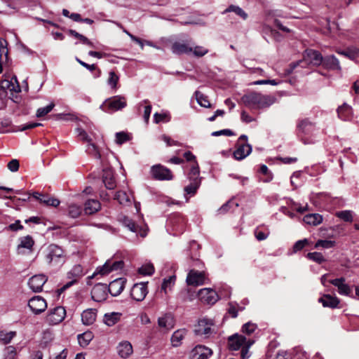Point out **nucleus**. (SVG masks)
Returning a JSON list of instances; mask_svg holds the SVG:
<instances>
[{
	"label": "nucleus",
	"instance_id": "obj_6",
	"mask_svg": "<svg viewBox=\"0 0 359 359\" xmlns=\"http://www.w3.org/2000/svg\"><path fill=\"white\" fill-rule=\"evenodd\" d=\"M148 282H140L135 283L130 290L131 297L136 302L143 301L148 294Z\"/></svg>",
	"mask_w": 359,
	"mask_h": 359
},
{
	"label": "nucleus",
	"instance_id": "obj_9",
	"mask_svg": "<svg viewBox=\"0 0 359 359\" xmlns=\"http://www.w3.org/2000/svg\"><path fill=\"white\" fill-rule=\"evenodd\" d=\"M108 289L106 284H96L92 289L91 297L97 302H101L107 299L108 296Z\"/></svg>",
	"mask_w": 359,
	"mask_h": 359
},
{
	"label": "nucleus",
	"instance_id": "obj_4",
	"mask_svg": "<svg viewBox=\"0 0 359 359\" xmlns=\"http://www.w3.org/2000/svg\"><path fill=\"white\" fill-rule=\"evenodd\" d=\"M6 90L10 91L11 95L12 96L11 98L15 102H18V97L17 95L14 97L13 94L20 93L21 91V88L16 76L13 75L10 80L4 79L1 81L0 95H1V93H6Z\"/></svg>",
	"mask_w": 359,
	"mask_h": 359
},
{
	"label": "nucleus",
	"instance_id": "obj_52",
	"mask_svg": "<svg viewBox=\"0 0 359 359\" xmlns=\"http://www.w3.org/2000/svg\"><path fill=\"white\" fill-rule=\"evenodd\" d=\"M337 217L341 219L345 222H352L353 221V215L352 212L350 210H343L340 212H337L336 213Z\"/></svg>",
	"mask_w": 359,
	"mask_h": 359
},
{
	"label": "nucleus",
	"instance_id": "obj_62",
	"mask_svg": "<svg viewBox=\"0 0 359 359\" xmlns=\"http://www.w3.org/2000/svg\"><path fill=\"white\" fill-rule=\"evenodd\" d=\"M253 344L252 341L248 340L247 344L243 346L241 350V357L243 359H246L248 358V351L250 346Z\"/></svg>",
	"mask_w": 359,
	"mask_h": 359
},
{
	"label": "nucleus",
	"instance_id": "obj_63",
	"mask_svg": "<svg viewBox=\"0 0 359 359\" xmlns=\"http://www.w3.org/2000/svg\"><path fill=\"white\" fill-rule=\"evenodd\" d=\"M77 132H78L79 137L82 141L86 142H90L91 141L90 138L89 137L87 133L84 130H83L81 128H78Z\"/></svg>",
	"mask_w": 359,
	"mask_h": 359
},
{
	"label": "nucleus",
	"instance_id": "obj_3",
	"mask_svg": "<svg viewBox=\"0 0 359 359\" xmlns=\"http://www.w3.org/2000/svg\"><path fill=\"white\" fill-rule=\"evenodd\" d=\"M127 105L125 97L116 95L107 99L101 105L100 109L106 113H113L121 110Z\"/></svg>",
	"mask_w": 359,
	"mask_h": 359
},
{
	"label": "nucleus",
	"instance_id": "obj_29",
	"mask_svg": "<svg viewBox=\"0 0 359 359\" xmlns=\"http://www.w3.org/2000/svg\"><path fill=\"white\" fill-rule=\"evenodd\" d=\"M339 55H344L351 60H355L359 55V47L351 46L345 50H337Z\"/></svg>",
	"mask_w": 359,
	"mask_h": 359
},
{
	"label": "nucleus",
	"instance_id": "obj_55",
	"mask_svg": "<svg viewBox=\"0 0 359 359\" xmlns=\"http://www.w3.org/2000/svg\"><path fill=\"white\" fill-rule=\"evenodd\" d=\"M6 353L4 354V359H16L17 351L16 348L13 346H7L5 348Z\"/></svg>",
	"mask_w": 359,
	"mask_h": 359
},
{
	"label": "nucleus",
	"instance_id": "obj_14",
	"mask_svg": "<svg viewBox=\"0 0 359 359\" xmlns=\"http://www.w3.org/2000/svg\"><path fill=\"white\" fill-rule=\"evenodd\" d=\"M199 299L208 304H214L218 300L217 292L210 288H203L198 293Z\"/></svg>",
	"mask_w": 359,
	"mask_h": 359
},
{
	"label": "nucleus",
	"instance_id": "obj_40",
	"mask_svg": "<svg viewBox=\"0 0 359 359\" xmlns=\"http://www.w3.org/2000/svg\"><path fill=\"white\" fill-rule=\"evenodd\" d=\"M191 183L185 187L184 191L187 194H194L201 184L200 179L190 180Z\"/></svg>",
	"mask_w": 359,
	"mask_h": 359
},
{
	"label": "nucleus",
	"instance_id": "obj_43",
	"mask_svg": "<svg viewBox=\"0 0 359 359\" xmlns=\"http://www.w3.org/2000/svg\"><path fill=\"white\" fill-rule=\"evenodd\" d=\"M69 34L71 36L79 39L81 42H82L83 44L88 45L90 47H93V43L91 42L87 37L85 36L79 34V32H76L74 29H69L68 31Z\"/></svg>",
	"mask_w": 359,
	"mask_h": 359
},
{
	"label": "nucleus",
	"instance_id": "obj_30",
	"mask_svg": "<svg viewBox=\"0 0 359 359\" xmlns=\"http://www.w3.org/2000/svg\"><path fill=\"white\" fill-rule=\"evenodd\" d=\"M101 208L100 203L97 200H88L85 203V212L86 214H93L97 212Z\"/></svg>",
	"mask_w": 359,
	"mask_h": 359
},
{
	"label": "nucleus",
	"instance_id": "obj_56",
	"mask_svg": "<svg viewBox=\"0 0 359 359\" xmlns=\"http://www.w3.org/2000/svg\"><path fill=\"white\" fill-rule=\"evenodd\" d=\"M309 244V241L306 238L297 241L293 245V252L296 253L302 250L305 246L308 245Z\"/></svg>",
	"mask_w": 359,
	"mask_h": 359
},
{
	"label": "nucleus",
	"instance_id": "obj_35",
	"mask_svg": "<svg viewBox=\"0 0 359 359\" xmlns=\"http://www.w3.org/2000/svg\"><path fill=\"white\" fill-rule=\"evenodd\" d=\"M103 182L108 189H113L116 184L112 173L110 171H107L103 175Z\"/></svg>",
	"mask_w": 359,
	"mask_h": 359
},
{
	"label": "nucleus",
	"instance_id": "obj_42",
	"mask_svg": "<svg viewBox=\"0 0 359 359\" xmlns=\"http://www.w3.org/2000/svg\"><path fill=\"white\" fill-rule=\"evenodd\" d=\"M15 336L16 332L15 331H11L8 332L0 331V341L4 344H9Z\"/></svg>",
	"mask_w": 359,
	"mask_h": 359
},
{
	"label": "nucleus",
	"instance_id": "obj_7",
	"mask_svg": "<svg viewBox=\"0 0 359 359\" xmlns=\"http://www.w3.org/2000/svg\"><path fill=\"white\" fill-rule=\"evenodd\" d=\"M212 355V351L204 345H196L188 355L189 359H208Z\"/></svg>",
	"mask_w": 359,
	"mask_h": 359
},
{
	"label": "nucleus",
	"instance_id": "obj_47",
	"mask_svg": "<svg viewBox=\"0 0 359 359\" xmlns=\"http://www.w3.org/2000/svg\"><path fill=\"white\" fill-rule=\"evenodd\" d=\"M306 257L318 264H321L325 261L323 255L320 252H309Z\"/></svg>",
	"mask_w": 359,
	"mask_h": 359
},
{
	"label": "nucleus",
	"instance_id": "obj_17",
	"mask_svg": "<svg viewBox=\"0 0 359 359\" xmlns=\"http://www.w3.org/2000/svg\"><path fill=\"white\" fill-rule=\"evenodd\" d=\"M126 279L118 278L111 281L107 287L109 292L114 297L119 295L125 287Z\"/></svg>",
	"mask_w": 359,
	"mask_h": 359
},
{
	"label": "nucleus",
	"instance_id": "obj_26",
	"mask_svg": "<svg viewBox=\"0 0 359 359\" xmlns=\"http://www.w3.org/2000/svg\"><path fill=\"white\" fill-rule=\"evenodd\" d=\"M324 307H330L332 309L337 308L340 302V300L337 297H333L330 294H324L318 299Z\"/></svg>",
	"mask_w": 359,
	"mask_h": 359
},
{
	"label": "nucleus",
	"instance_id": "obj_38",
	"mask_svg": "<svg viewBox=\"0 0 359 359\" xmlns=\"http://www.w3.org/2000/svg\"><path fill=\"white\" fill-rule=\"evenodd\" d=\"M118 75L116 74L114 71H110L109 72V77L107 79V84L111 87V89L116 90L118 88Z\"/></svg>",
	"mask_w": 359,
	"mask_h": 359
},
{
	"label": "nucleus",
	"instance_id": "obj_49",
	"mask_svg": "<svg viewBox=\"0 0 359 359\" xmlns=\"http://www.w3.org/2000/svg\"><path fill=\"white\" fill-rule=\"evenodd\" d=\"M81 212V208L80 206L71 204L68 207V214L72 218H77Z\"/></svg>",
	"mask_w": 359,
	"mask_h": 359
},
{
	"label": "nucleus",
	"instance_id": "obj_2",
	"mask_svg": "<svg viewBox=\"0 0 359 359\" xmlns=\"http://www.w3.org/2000/svg\"><path fill=\"white\" fill-rule=\"evenodd\" d=\"M241 101L246 107L257 109L270 107L275 102L276 98L271 95L251 92L244 95L241 97Z\"/></svg>",
	"mask_w": 359,
	"mask_h": 359
},
{
	"label": "nucleus",
	"instance_id": "obj_18",
	"mask_svg": "<svg viewBox=\"0 0 359 359\" xmlns=\"http://www.w3.org/2000/svg\"><path fill=\"white\" fill-rule=\"evenodd\" d=\"M205 274L195 270H191L187 277V283L189 285H201L205 283Z\"/></svg>",
	"mask_w": 359,
	"mask_h": 359
},
{
	"label": "nucleus",
	"instance_id": "obj_22",
	"mask_svg": "<svg viewBox=\"0 0 359 359\" xmlns=\"http://www.w3.org/2000/svg\"><path fill=\"white\" fill-rule=\"evenodd\" d=\"M304 58L316 66L321 65L323 60L322 55L318 51L314 50H306Z\"/></svg>",
	"mask_w": 359,
	"mask_h": 359
},
{
	"label": "nucleus",
	"instance_id": "obj_31",
	"mask_svg": "<svg viewBox=\"0 0 359 359\" xmlns=\"http://www.w3.org/2000/svg\"><path fill=\"white\" fill-rule=\"evenodd\" d=\"M94 335L92 332L87 331L77 336L79 344L82 347L87 346L93 340Z\"/></svg>",
	"mask_w": 359,
	"mask_h": 359
},
{
	"label": "nucleus",
	"instance_id": "obj_48",
	"mask_svg": "<svg viewBox=\"0 0 359 359\" xmlns=\"http://www.w3.org/2000/svg\"><path fill=\"white\" fill-rule=\"evenodd\" d=\"M55 107V103L51 102L45 107H41L37 109L36 116L38 118L43 117L50 112Z\"/></svg>",
	"mask_w": 359,
	"mask_h": 359
},
{
	"label": "nucleus",
	"instance_id": "obj_27",
	"mask_svg": "<svg viewBox=\"0 0 359 359\" xmlns=\"http://www.w3.org/2000/svg\"><path fill=\"white\" fill-rule=\"evenodd\" d=\"M337 114L340 119L348 121L352 118V109L349 105L344 104L337 109Z\"/></svg>",
	"mask_w": 359,
	"mask_h": 359
},
{
	"label": "nucleus",
	"instance_id": "obj_8",
	"mask_svg": "<svg viewBox=\"0 0 359 359\" xmlns=\"http://www.w3.org/2000/svg\"><path fill=\"white\" fill-rule=\"evenodd\" d=\"M212 321L206 318L198 320V324L195 326L194 332L198 336L209 337L212 333Z\"/></svg>",
	"mask_w": 359,
	"mask_h": 359
},
{
	"label": "nucleus",
	"instance_id": "obj_28",
	"mask_svg": "<svg viewBox=\"0 0 359 359\" xmlns=\"http://www.w3.org/2000/svg\"><path fill=\"white\" fill-rule=\"evenodd\" d=\"M187 330L180 329L174 332L171 337V343L172 346L177 347L181 345L182 341L187 334Z\"/></svg>",
	"mask_w": 359,
	"mask_h": 359
},
{
	"label": "nucleus",
	"instance_id": "obj_13",
	"mask_svg": "<svg viewBox=\"0 0 359 359\" xmlns=\"http://www.w3.org/2000/svg\"><path fill=\"white\" fill-rule=\"evenodd\" d=\"M83 276V267L80 264L74 265L72 269L68 272L67 276L69 278H72V280L67 283L61 288V291H64L73 284H74L77 280Z\"/></svg>",
	"mask_w": 359,
	"mask_h": 359
},
{
	"label": "nucleus",
	"instance_id": "obj_44",
	"mask_svg": "<svg viewBox=\"0 0 359 359\" xmlns=\"http://www.w3.org/2000/svg\"><path fill=\"white\" fill-rule=\"evenodd\" d=\"M175 279V276H169L168 278H165L161 285V290H163L165 294H167L168 290H170L171 287L174 285Z\"/></svg>",
	"mask_w": 359,
	"mask_h": 359
},
{
	"label": "nucleus",
	"instance_id": "obj_39",
	"mask_svg": "<svg viewBox=\"0 0 359 359\" xmlns=\"http://www.w3.org/2000/svg\"><path fill=\"white\" fill-rule=\"evenodd\" d=\"M196 99L197 100V102L198 104H200L201 107H205V108H210L211 104L208 100V97L201 93L200 91H196L195 93Z\"/></svg>",
	"mask_w": 359,
	"mask_h": 359
},
{
	"label": "nucleus",
	"instance_id": "obj_36",
	"mask_svg": "<svg viewBox=\"0 0 359 359\" xmlns=\"http://www.w3.org/2000/svg\"><path fill=\"white\" fill-rule=\"evenodd\" d=\"M120 319V314L118 313H107L104 316V321L108 326L114 325Z\"/></svg>",
	"mask_w": 359,
	"mask_h": 359
},
{
	"label": "nucleus",
	"instance_id": "obj_24",
	"mask_svg": "<svg viewBox=\"0 0 359 359\" xmlns=\"http://www.w3.org/2000/svg\"><path fill=\"white\" fill-rule=\"evenodd\" d=\"M97 317V311L93 309H88L81 313V321L85 325H90L94 323Z\"/></svg>",
	"mask_w": 359,
	"mask_h": 359
},
{
	"label": "nucleus",
	"instance_id": "obj_25",
	"mask_svg": "<svg viewBox=\"0 0 359 359\" xmlns=\"http://www.w3.org/2000/svg\"><path fill=\"white\" fill-rule=\"evenodd\" d=\"M117 352L122 358H128L133 352L131 344L127 341H122L117 346Z\"/></svg>",
	"mask_w": 359,
	"mask_h": 359
},
{
	"label": "nucleus",
	"instance_id": "obj_54",
	"mask_svg": "<svg viewBox=\"0 0 359 359\" xmlns=\"http://www.w3.org/2000/svg\"><path fill=\"white\" fill-rule=\"evenodd\" d=\"M191 53L194 56L201 57L208 53V49L201 46H196L194 48H192Z\"/></svg>",
	"mask_w": 359,
	"mask_h": 359
},
{
	"label": "nucleus",
	"instance_id": "obj_20",
	"mask_svg": "<svg viewBox=\"0 0 359 359\" xmlns=\"http://www.w3.org/2000/svg\"><path fill=\"white\" fill-rule=\"evenodd\" d=\"M229 346L231 350L237 351L242 346L247 344L248 341L243 335L235 334L229 337Z\"/></svg>",
	"mask_w": 359,
	"mask_h": 359
},
{
	"label": "nucleus",
	"instance_id": "obj_32",
	"mask_svg": "<svg viewBox=\"0 0 359 359\" xmlns=\"http://www.w3.org/2000/svg\"><path fill=\"white\" fill-rule=\"evenodd\" d=\"M133 198V197L130 194L123 191L116 192L115 195V199L117 200L120 204L124 205H130Z\"/></svg>",
	"mask_w": 359,
	"mask_h": 359
},
{
	"label": "nucleus",
	"instance_id": "obj_46",
	"mask_svg": "<svg viewBox=\"0 0 359 359\" xmlns=\"http://www.w3.org/2000/svg\"><path fill=\"white\" fill-rule=\"evenodd\" d=\"M138 272L144 276H150L154 272V267L152 264H145L139 268Z\"/></svg>",
	"mask_w": 359,
	"mask_h": 359
},
{
	"label": "nucleus",
	"instance_id": "obj_50",
	"mask_svg": "<svg viewBox=\"0 0 359 359\" xmlns=\"http://www.w3.org/2000/svg\"><path fill=\"white\" fill-rule=\"evenodd\" d=\"M335 245V241L330 240H318L316 244L315 248H332Z\"/></svg>",
	"mask_w": 359,
	"mask_h": 359
},
{
	"label": "nucleus",
	"instance_id": "obj_59",
	"mask_svg": "<svg viewBox=\"0 0 359 359\" xmlns=\"http://www.w3.org/2000/svg\"><path fill=\"white\" fill-rule=\"evenodd\" d=\"M130 140V137L128 133L124 132H119L116 134V142L118 144H122L123 143L128 141Z\"/></svg>",
	"mask_w": 359,
	"mask_h": 359
},
{
	"label": "nucleus",
	"instance_id": "obj_37",
	"mask_svg": "<svg viewBox=\"0 0 359 359\" xmlns=\"http://www.w3.org/2000/svg\"><path fill=\"white\" fill-rule=\"evenodd\" d=\"M158 324L160 327L165 328L167 330L173 327L172 319L167 316L159 318Z\"/></svg>",
	"mask_w": 359,
	"mask_h": 359
},
{
	"label": "nucleus",
	"instance_id": "obj_5",
	"mask_svg": "<svg viewBox=\"0 0 359 359\" xmlns=\"http://www.w3.org/2000/svg\"><path fill=\"white\" fill-rule=\"evenodd\" d=\"M65 316V309L63 306H56L49 310L46 317V321L51 325H57L63 321Z\"/></svg>",
	"mask_w": 359,
	"mask_h": 359
},
{
	"label": "nucleus",
	"instance_id": "obj_10",
	"mask_svg": "<svg viewBox=\"0 0 359 359\" xmlns=\"http://www.w3.org/2000/svg\"><path fill=\"white\" fill-rule=\"evenodd\" d=\"M28 306L35 314H39L47 309L46 300L40 296H34L28 302Z\"/></svg>",
	"mask_w": 359,
	"mask_h": 359
},
{
	"label": "nucleus",
	"instance_id": "obj_16",
	"mask_svg": "<svg viewBox=\"0 0 359 359\" xmlns=\"http://www.w3.org/2000/svg\"><path fill=\"white\" fill-rule=\"evenodd\" d=\"M251 151L252 147L249 144L237 142L236 149L233 152V156L236 160L241 161L247 157Z\"/></svg>",
	"mask_w": 359,
	"mask_h": 359
},
{
	"label": "nucleus",
	"instance_id": "obj_53",
	"mask_svg": "<svg viewBox=\"0 0 359 359\" xmlns=\"http://www.w3.org/2000/svg\"><path fill=\"white\" fill-rule=\"evenodd\" d=\"M123 224L128 227L131 231L137 232L138 229V226L135 224V223L129 217H124L123 219Z\"/></svg>",
	"mask_w": 359,
	"mask_h": 359
},
{
	"label": "nucleus",
	"instance_id": "obj_33",
	"mask_svg": "<svg viewBox=\"0 0 359 359\" xmlns=\"http://www.w3.org/2000/svg\"><path fill=\"white\" fill-rule=\"evenodd\" d=\"M304 222L309 225L317 226L323 222V217L318 214H309L304 216Z\"/></svg>",
	"mask_w": 359,
	"mask_h": 359
},
{
	"label": "nucleus",
	"instance_id": "obj_64",
	"mask_svg": "<svg viewBox=\"0 0 359 359\" xmlns=\"http://www.w3.org/2000/svg\"><path fill=\"white\" fill-rule=\"evenodd\" d=\"M6 229L12 231H16L23 229V226L20 224V220H16L15 223L8 225Z\"/></svg>",
	"mask_w": 359,
	"mask_h": 359
},
{
	"label": "nucleus",
	"instance_id": "obj_11",
	"mask_svg": "<svg viewBox=\"0 0 359 359\" xmlns=\"http://www.w3.org/2000/svg\"><path fill=\"white\" fill-rule=\"evenodd\" d=\"M151 174L154 178L158 180H170L173 177L170 170L161 165H154Z\"/></svg>",
	"mask_w": 359,
	"mask_h": 359
},
{
	"label": "nucleus",
	"instance_id": "obj_1",
	"mask_svg": "<svg viewBox=\"0 0 359 359\" xmlns=\"http://www.w3.org/2000/svg\"><path fill=\"white\" fill-rule=\"evenodd\" d=\"M42 257L46 264L50 267L62 266L67 259L65 251L56 244H50L42 250Z\"/></svg>",
	"mask_w": 359,
	"mask_h": 359
},
{
	"label": "nucleus",
	"instance_id": "obj_41",
	"mask_svg": "<svg viewBox=\"0 0 359 359\" xmlns=\"http://www.w3.org/2000/svg\"><path fill=\"white\" fill-rule=\"evenodd\" d=\"M297 128L299 132L306 134L312 129L313 124L308 119H303L299 122Z\"/></svg>",
	"mask_w": 359,
	"mask_h": 359
},
{
	"label": "nucleus",
	"instance_id": "obj_61",
	"mask_svg": "<svg viewBox=\"0 0 359 359\" xmlns=\"http://www.w3.org/2000/svg\"><path fill=\"white\" fill-rule=\"evenodd\" d=\"M260 172L266 176V179L264 180L265 182H270L272 180V174L269 170V168L266 165H262L260 167Z\"/></svg>",
	"mask_w": 359,
	"mask_h": 359
},
{
	"label": "nucleus",
	"instance_id": "obj_12",
	"mask_svg": "<svg viewBox=\"0 0 359 359\" xmlns=\"http://www.w3.org/2000/svg\"><path fill=\"white\" fill-rule=\"evenodd\" d=\"M123 266V262L122 261L108 260L103 266L97 267L95 273L101 275H107L111 271L122 269Z\"/></svg>",
	"mask_w": 359,
	"mask_h": 359
},
{
	"label": "nucleus",
	"instance_id": "obj_57",
	"mask_svg": "<svg viewBox=\"0 0 359 359\" xmlns=\"http://www.w3.org/2000/svg\"><path fill=\"white\" fill-rule=\"evenodd\" d=\"M8 42L4 38H0V60L2 59V56L5 55L6 58L8 57V49H7Z\"/></svg>",
	"mask_w": 359,
	"mask_h": 359
},
{
	"label": "nucleus",
	"instance_id": "obj_51",
	"mask_svg": "<svg viewBox=\"0 0 359 359\" xmlns=\"http://www.w3.org/2000/svg\"><path fill=\"white\" fill-rule=\"evenodd\" d=\"M34 242L32 238L29 236H27L22 238L20 244L18 245V248H24L31 250L32 246L34 245Z\"/></svg>",
	"mask_w": 359,
	"mask_h": 359
},
{
	"label": "nucleus",
	"instance_id": "obj_23",
	"mask_svg": "<svg viewBox=\"0 0 359 359\" xmlns=\"http://www.w3.org/2000/svg\"><path fill=\"white\" fill-rule=\"evenodd\" d=\"M171 50L177 55L189 54L192 52V47L184 42H175L171 46Z\"/></svg>",
	"mask_w": 359,
	"mask_h": 359
},
{
	"label": "nucleus",
	"instance_id": "obj_15",
	"mask_svg": "<svg viewBox=\"0 0 359 359\" xmlns=\"http://www.w3.org/2000/svg\"><path fill=\"white\" fill-rule=\"evenodd\" d=\"M47 280V277L43 274L35 275L29 278L28 285L33 292H39L41 291Z\"/></svg>",
	"mask_w": 359,
	"mask_h": 359
},
{
	"label": "nucleus",
	"instance_id": "obj_34",
	"mask_svg": "<svg viewBox=\"0 0 359 359\" xmlns=\"http://www.w3.org/2000/svg\"><path fill=\"white\" fill-rule=\"evenodd\" d=\"M229 12H233L237 15L240 16L243 20H246L248 18V14L243 10L241 7L235 5H230L227 8H226L222 13L225 14Z\"/></svg>",
	"mask_w": 359,
	"mask_h": 359
},
{
	"label": "nucleus",
	"instance_id": "obj_45",
	"mask_svg": "<svg viewBox=\"0 0 359 359\" xmlns=\"http://www.w3.org/2000/svg\"><path fill=\"white\" fill-rule=\"evenodd\" d=\"M40 202L46 205L57 207L60 205V201L55 198H50L48 196L43 195V198H40Z\"/></svg>",
	"mask_w": 359,
	"mask_h": 359
},
{
	"label": "nucleus",
	"instance_id": "obj_58",
	"mask_svg": "<svg viewBox=\"0 0 359 359\" xmlns=\"http://www.w3.org/2000/svg\"><path fill=\"white\" fill-rule=\"evenodd\" d=\"M199 167L198 163L195 161L191 166L190 172L189 173V180L199 179Z\"/></svg>",
	"mask_w": 359,
	"mask_h": 359
},
{
	"label": "nucleus",
	"instance_id": "obj_19",
	"mask_svg": "<svg viewBox=\"0 0 359 359\" xmlns=\"http://www.w3.org/2000/svg\"><path fill=\"white\" fill-rule=\"evenodd\" d=\"M346 279L343 277L339 278L332 279L329 283L337 287L339 294L341 295L348 296L351 292V287L346 283Z\"/></svg>",
	"mask_w": 359,
	"mask_h": 359
},
{
	"label": "nucleus",
	"instance_id": "obj_21",
	"mask_svg": "<svg viewBox=\"0 0 359 359\" xmlns=\"http://www.w3.org/2000/svg\"><path fill=\"white\" fill-rule=\"evenodd\" d=\"M323 67L330 70L341 71L339 61L334 55L326 56L323 58L322 64Z\"/></svg>",
	"mask_w": 359,
	"mask_h": 359
},
{
	"label": "nucleus",
	"instance_id": "obj_60",
	"mask_svg": "<svg viewBox=\"0 0 359 359\" xmlns=\"http://www.w3.org/2000/svg\"><path fill=\"white\" fill-rule=\"evenodd\" d=\"M257 328V325L254 323H247L244 324L242 327L243 332L250 335Z\"/></svg>",
	"mask_w": 359,
	"mask_h": 359
}]
</instances>
